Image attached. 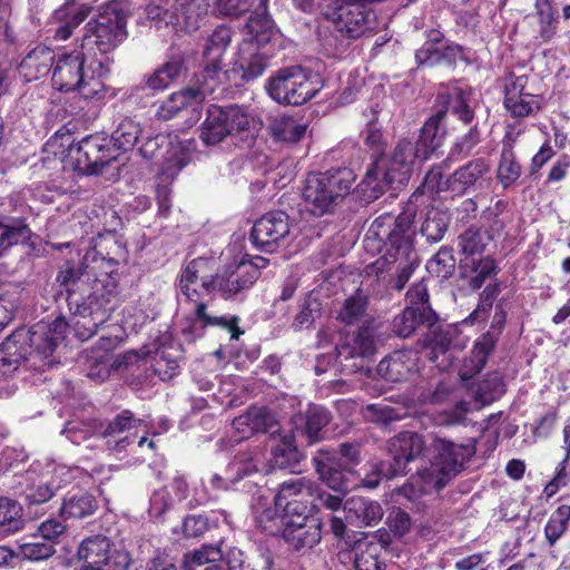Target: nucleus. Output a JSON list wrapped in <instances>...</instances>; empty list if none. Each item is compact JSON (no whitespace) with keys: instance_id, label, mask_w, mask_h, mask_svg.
I'll use <instances>...</instances> for the list:
<instances>
[{"instance_id":"c85d7f7f","label":"nucleus","mask_w":570,"mask_h":570,"mask_svg":"<svg viewBox=\"0 0 570 570\" xmlns=\"http://www.w3.org/2000/svg\"><path fill=\"white\" fill-rule=\"evenodd\" d=\"M415 355L410 351H395L377 365V374L387 382L405 380L415 366Z\"/></svg>"},{"instance_id":"412c9836","label":"nucleus","mask_w":570,"mask_h":570,"mask_svg":"<svg viewBox=\"0 0 570 570\" xmlns=\"http://www.w3.org/2000/svg\"><path fill=\"white\" fill-rule=\"evenodd\" d=\"M428 328L429 331L422 340V345L429 350L430 361L441 371H445L455 358L458 332L451 326L441 327L433 325Z\"/></svg>"},{"instance_id":"0eeeda50","label":"nucleus","mask_w":570,"mask_h":570,"mask_svg":"<svg viewBox=\"0 0 570 570\" xmlns=\"http://www.w3.org/2000/svg\"><path fill=\"white\" fill-rule=\"evenodd\" d=\"M355 178L346 167L309 174L302 194L306 210L316 217L333 213L352 190Z\"/></svg>"},{"instance_id":"338daca9","label":"nucleus","mask_w":570,"mask_h":570,"mask_svg":"<svg viewBox=\"0 0 570 570\" xmlns=\"http://www.w3.org/2000/svg\"><path fill=\"white\" fill-rule=\"evenodd\" d=\"M504 106L513 117H528L540 108L539 102L532 94L504 98Z\"/></svg>"},{"instance_id":"e2e57ef3","label":"nucleus","mask_w":570,"mask_h":570,"mask_svg":"<svg viewBox=\"0 0 570 570\" xmlns=\"http://www.w3.org/2000/svg\"><path fill=\"white\" fill-rule=\"evenodd\" d=\"M505 392L504 382L498 372L489 373L485 379L479 384L476 396L484 403H490Z\"/></svg>"},{"instance_id":"864d4df0","label":"nucleus","mask_w":570,"mask_h":570,"mask_svg":"<svg viewBox=\"0 0 570 570\" xmlns=\"http://www.w3.org/2000/svg\"><path fill=\"white\" fill-rule=\"evenodd\" d=\"M322 315V303L312 293L306 295L298 305V312L295 315L292 326L294 330L311 327L316 318Z\"/></svg>"},{"instance_id":"c03bdc74","label":"nucleus","mask_w":570,"mask_h":570,"mask_svg":"<svg viewBox=\"0 0 570 570\" xmlns=\"http://www.w3.org/2000/svg\"><path fill=\"white\" fill-rule=\"evenodd\" d=\"M444 36L436 29L426 31L425 42L415 51L419 66H435L441 62Z\"/></svg>"},{"instance_id":"f03ea898","label":"nucleus","mask_w":570,"mask_h":570,"mask_svg":"<svg viewBox=\"0 0 570 570\" xmlns=\"http://www.w3.org/2000/svg\"><path fill=\"white\" fill-rule=\"evenodd\" d=\"M416 199L417 196L413 194L396 217L384 214L372 224L374 234L385 239L387 245L385 255L374 263V267L383 271L389 265H395L397 275L394 287L397 291L405 286L419 264L413 247L414 230L412 228L417 212Z\"/></svg>"},{"instance_id":"37998d69","label":"nucleus","mask_w":570,"mask_h":570,"mask_svg":"<svg viewBox=\"0 0 570 570\" xmlns=\"http://www.w3.org/2000/svg\"><path fill=\"white\" fill-rule=\"evenodd\" d=\"M109 548V539L104 535H94L85 539L78 549V557L90 567L101 568Z\"/></svg>"},{"instance_id":"58836bf2","label":"nucleus","mask_w":570,"mask_h":570,"mask_svg":"<svg viewBox=\"0 0 570 570\" xmlns=\"http://www.w3.org/2000/svg\"><path fill=\"white\" fill-rule=\"evenodd\" d=\"M450 222L451 215L448 209L430 206L424 213L420 233L426 242L438 243L444 237Z\"/></svg>"},{"instance_id":"f3484780","label":"nucleus","mask_w":570,"mask_h":570,"mask_svg":"<svg viewBox=\"0 0 570 570\" xmlns=\"http://www.w3.org/2000/svg\"><path fill=\"white\" fill-rule=\"evenodd\" d=\"M295 518H291L283 532L284 541L297 552H307L320 544L322 540V521L312 513L305 514V507L296 505Z\"/></svg>"},{"instance_id":"e433bc0d","label":"nucleus","mask_w":570,"mask_h":570,"mask_svg":"<svg viewBox=\"0 0 570 570\" xmlns=\"http://www.w3.org/2000/svg\"><path fill=\"white\" fill-rule=\"evenodd\" d=\"M90 12L87 6L76 7L73 2H66L59 9L55 10L52 19L61 24L56 30L58 40H67L71 37L73 30L85 21Z\"/></svg>"},{"instance_id":"4be33fe9","label":"nucleus","mask_w":570,"mask_h":570,"mask_svg":"<svg viewBox=\"0 0 570 570\" xmlns=\"http://www.w3.org/2000/svg\"><path fill=\"white\" fill-rule=\"evenodd\" d=\"M171 145L173 141L168 135L144 131L139 151L146 159H155L158 157L164 159L163 175L173 177L185 167L186 161L183 157H178L176 151L169 150Z\"/></svg>"},{"instance_id":"7c9ffc66","label":"nucleus","mask_w":570,"mask_h":570,"mask_svg":"<svg viewBox=\"0 0 570 570\" xmlns=\"http://www.w3.org/2000/svg\"><path fill=\"white\" fill-rule=\"evenodd\" d=\"M330 412L318 405L309 406L305 412L294 416V425L298 433L305 435L308 443L322 439V430L330 423Z\"/></svg>"},{"instance_id":"cd10ccee","label":"nucleus","mask_w":570,"mask_h":570,"mask_svg":"<svg viewBox=\"0 0 570 570\" xmlns=\"http://www.w3.org/2000/svg\"><path fill=\"white\" fill-rule=\"evenodd\" d=\"M490 171V165L484 158L470 160L450 175V191L464 195L471 187Z\"/></svg>"},{"instance_id":"de8ad7c7","label":"nucleus","mask_w":570,"mask_h":570,"mask_svg":"<svg viewBox=\"0 0 570 570\" xmlns=\"http://www.w3.org/2000/svg\"><path fill=\"white\" fill-rule=\"evenodd\" d=\"M96 499L87 493L76 494L66 499L60 508L61 515L72 519H85L97 510Z\"/></svg>"},{"instance_id":"49530a36","label":"nucleus","mask_w":570,"mask_h":570,"mask_svg":"<svg viewBox=\"0 0 570 570\" xmlns=\"http://www.w3.org/2000/svg\"><path fill=\"white\" fill-rule=\"evenodd\" d=\"M291 518L286 517V512L275 503L273 507L264 509L256 518L257 527L269 535H282L285 532L287 522Z\"/></svg>"},{"instance_id":"69168bd1","label":"nucleus","mask_w":570,"mask_h":570,"mask_svg":"<svg viewBox=\"0 0 570 570\" xmlns=\"http://www.w3.org/2000/svg\"><path fill=\"white\" fill-rule=\"evenodd\" d=\"M249 416L254 433H269L274 435L278 432V422L275 416L265 407H249Z\"/></svg>"},{"instance_id":"0e129e2a","label":"nucleus","mask_w":570,"mask_h":570,"mask_svg":"<svg viewBox=\"0 0 570 570\" xmlns=\"http://www.w3.org/2000/svg\"><path fill=\"white\" fill-rule=\"evenodd\" d=\"M19 306V293L16 287L0 291V332L13 320Z\"/></svg>"},{"instance_id":"8fccbe9b","label":"nucleus","mask_w":570,"mask_h":570,"mask_svg":"<svg viewBox=\"0 0 570 570\" xmlns=\"http://www.w3.org/2000/svg\"><path fill=\"white\" fill-rule=\"evenodd\" d=\"M307 126L293 117L279 116L271 125L273 136L288 142L299 141L306 132Z\"/></svg>"},{"instance_id":"4d7b16f0","label":"nucleus","mask_w":570,"mask_h":570,"mask_svg":"<svg viewBox=\"0 0 570 570\" xmlns=\"http://www.w3.org/2000/svg\"><path fill=\"white\" fill-rule=\"evenodd\" d=\"M570 520V505H560L549 518L544 527V535L550 547L563 535Z\"/></svg>"},{"instance_id":"f704fd0d","label":"nucleus","mask_w":570,"mask_h":570,"mask_svg":"<svg viewBox=\"0 0 570 570\" xmlns=\"http://www.w3.org/2000/svg\"><path fill=\"white\" fill-rule=\"evenodd\" d=\"M368 296L362 289H356L346 297L341 307L336 311V321L343 325L352 326L364 323L366 320H373L367 314Z\"/></svg>"},{"instance_id":"72a5a7b5","label":"nucleus","mask_w":570,"mask_h":570,"mask_svg":"<svg viewBox=\"0 0 570 570\" xmlns=\"http://www.w3.org/2000/svg\"><path fill=\"white\" fill-rule=\"evenodd\" d=\"M0 258L19 243L30 239L32 232L22 217H12L0 213Z\"/></svg>"},{"instance_id":"6e6d98bb","label":"nucleus","mask_w":570,"mask_h":570,"mask_svg":"<svg viewBox=\"0 0 570 570\" xmlns=\"http://www.w3.org/2000/svg\"><path fill=\"white\" fill-rule=\"evenodd\" d=\"M222 557L223 552L219 547L204 544L199 549L186 553L181 567L184 570H197L205 564L217 562Z\"/></svg>"},{"instance_id":"5fc2aeb1","label":"nucleus","mask_w":570,"mask_h":570,"mask_svg":"<svg viewBox=\"0 0 570 570\" xmlns=\"http://www.w3.org/2000/svg\"><path fill=\"white\" fill-rule=\"evenodd\" d=\"M20 504L9 498L0 495V528L7 532H17L23 528Z\"/></svg>"},{"instance_id":"aec40b11","label":"nucleus","mask_w":570,"mask_h":570,"mask_svg":"<svg viewBox=\"0 0 570 570\" xmlns=\"http://www.w3.org/2000/svg\"><path fill=\"white\" fill-rule=\"evenodd\" d=\"M315 492L316 485L311 480L306 478L291 479L279 484L274 502L286 512L288 518H295L293 509L301 513L302 510H298L296 505L305 507V514H309Z\"/></svg>"},{"instance_id":"dca6fc26","label":"nucleus","mask_w":570,"mask_h":570,"mask_svg":"<svg viewBox=\"0 0 570 570\" xmlns=\"http://www.w3.org/2000/svg\"><path fill=\"white\" fill-rule=\"evenodd\" d=\"M289 232V216L283 210H273L254 223L249 239L257 249L273 253L286 239Z\"/></svg>"},{"instance_id":"2eb2a0df","label":"nucleus","mask_w":570,"mask_h":570,"mask_svg":"<svg viewBox=\"0 0 570 570\" xmlns=\"http://www.w3.org/2000/svg\"><path fill=\"white\" fill-rule=\"evenodd\" d=\"M255 282L256 269L246 263V257H243L239 262L228 265L223 272L210 276V279L203 277V288L208 293L218 292L228 298L252 287Z\"/></svg>"},{"instance_id":"393cba45","label":"nucleus","mask_w":570,"mask_h":570,"mask_svg":"<svg viewBox=\"0 0 570 570\" xmlns=\"http://www.w3.org/2000/svg\"><path fill=\"white\" fill-rule=\"evenodd\" d=\"M22 495L29 507L48 502L60 488V484L48 473L36 475L27 472L23 476Z\"/></svg>"},{"instance_id":"603ef678","label":"nucleus","mask_w":570,"mask_h":570,"mask_svg":"<svg viewBox=\"0 0 570 570\" xmlns=\"http://www.w3.org/2000/svg\"><path fill=\"white\" fill-rule=\"evenodd\" d=\"M233 31L227 26L217 27L206 39L203 55L204 59H222L232 42Z\"/></svg>"},{"instance_id":"39448f33","label":"nucleus","mask_w":570,"mask_h":570,"mask_svg":"<svg viewBox=\"0 0 570 570\" xmlns=\"http://www.w3.org/2000/svg\"><path fill=\"white\" fill-rule=\"evenodd\" d=\"M268 0L259 3L245 24L248 38L239 45L233 71H240L244 81L261 77L275 55L281 41L278 31L267 12Z\"/></svg>"},{"instance_id":"f8f14e48","label":"nucleus","mask_w":570,"mask_h":570,"mask_svg":"<svg viewBox=\"0 0 570 570\" xmlns=\"http://www.w3.org/2000/svg\"><path fill=\"white\" fill-rule=\"evenodd\" d=\"M110 141L99 135H90L77 145L70 146V154L75 157L79 169L89 175L104 174L107 167L118 161L116 149Z\"/></svg>"},{"instance_id":"a211bd4d","label":"nucleus","mask_w":570,"mask_h":570,"mask_svg":"<svg viewBox=\"0 0 570 570\" xmlns=\"http://www.w3.org/2000/svg\"><path fill=\"white\" fill-rule=\"evenodd\" d=\"M67 326L65 318L59 316L51 324L38 323L29 330L31 346L35 347L32 365L36 368H46L52 364L51 356L63 340Z\"/></svg>"},{"instance_id":"3c124183","label":"nucleus","mask_w":570,"mask_h":570,"mask_svg":"<svg viewBox=\"0 0 570 570\" xmlns=\"http://www.w3.org/2000/svg\"><path fill=\"white\" fill-rule=\"evenodd\" d=\"M144 135V130L139 124L132 119H124L111 135L114 147L117 150L127 151L138 142L139 136Z\"/></svg>"},{"instance_id":"1a4fd4ad","label":"nucleus","mask_w":570,"mask_h":570,"mask_svg":"<svg viewBox=\"0 0 570 570\" xmlns=\"http://www.w3.org/2000/svg\"><path fill=\"white\" fill-rule=\"evenodd\" d=\"M321 87L312 80L309 71L301 66H291L277 70L268 79L267 90L278 104L301 106L311 100Z\"/></svg>"},{"instance_id":"2f4dec72","label":"nucleus","mask_w":570,"mask_h":570,"mask_svg":"<svg viewBox=\"0 0 570 570\" xmlns=\"http://www.w3.org/2000/svg\"><path fill=\"white\" fill-rule=\"evenodd\" d=\"M266 466L265 452L261 446H253L239 452L227 465V479L236 482L245 476L262 471Z\"/></svg>"},{"instance_id":"c9c22d12","label":"nucleus","mask_w":570,"mask_h":570,"mask_svg":"<svg viewBox=\"0 0 570 570\" xmlns=\"http://www.w3.org/2000/svg\"><path fill=\"white\" fill-rule=\"evenodd\" d=\"M301 460L302 453L295 444V439L292 432H288L282 435L278 440H275L271 448V466L294 471Z\"/></svg>"},{"instance_id":"a878e982","label":"nucleus","mask_w":570,"mask_h":570,"mask_svg":"<svg viewBox=\"0 0 570 570\" xmlns=\"http://www.w3.org/2000/svg\"><path fill=\"white\" fill-rule=\"evenodd\" d=\"M225 78L226 72L223 70L222 59H217V61L205 59L204 68L195 75V83L188 87V92H190L195 101H200L206 96L213 94Z\"/></svg>"},{"instance_id":"6ab92c4d","label":"nucleus","mask_w":570,"mask_h":570,"mask_svg":"<svg viewBox=\"0 0 570 570\" xmlns=\"http://www.w3.org/2000/svg\"><path fill=\"white\" fill-rule=\"evenodd\" d=\"M31 334L29 331L20 330L13 332L0 345V374L3 376L11 375L19 368L22 362L28 364L30 368L43 371L45 368H36L32 365V354L35 347L31 346Z\"/></svg>"},{"instance_id":"ddd939ff","label":"nucleus","mask_w":570,"mask_h":570,"mask_svg":"<svg viewBox=\"0 0 570 570\" xmlns=\"http://www.w3.org/2000/svg\"><path fill=\"white\" fill-rule=\"evenodd\" d=\"M428 453L432 473L438 472L443 478H450L463 469L464 464L473 456L474 449L471 445L455 444L449 440L433 436Z\"/></svg>"},{"instance_id":"9b49d317","label":"nucleus","mask_w":570,"mask_h":570,"mask_svg":"<svg viewBox=\"0 0 570 570\" xmlns=\"http://www.w3.org/2000/svg\"><path fill=\"white\" fill-rule=\"evenodd\" d=\"M387 450L392 460L381 461L377 469L391 479L406 473L409 462L428 453L429 446L423 435L404 431L389 441Z\"/></svg>"},{"instance_id":"c756f323","label":"nucleus","mask_w":570,"mask_h":570,"mask_svg":"<svg viewBox=\"0 0 570 570\" xmlns=\"http://www.w3.org/2000/svg\"><path fill=\"white\" fill-rule=\"evenodd\" d=\"M55 52L45 46L32 49L20 62L19 71L26 81L38 80L53 68Z\"/></svg>"},{"instance_id":"423d86ee","label":"nucleus","mask_w":570,"mask_h":570,"mask_svg":"<svg viewBox=\"0 0 570 570\" xmlns=\"http://www.w3.org/2000/svg\"><path fill=\"white\" fill-rule=\"evenodd\" d=\"M126 23L121 3L116 0L106 3L98 17L87 22L80 48L92 59H104L105 66L109 67L107 53L126 39Z\"/></svg>"},{"instance_id":"4468645a","label":"nucleus","mask_w":570,"mask_h":570,"mask_svg":"<svg viewBox=\"0 0 570 570\" xmlns=\"http://www.w3.org/2000/svg\"><path fill=\"white\" fill-rule=\"evenodd\" d=\"M379 332L374 320H366L352 335H346L337 345L336 352L341 361L360 360L353 363L350 371L363 367L362 361L371 357L377 350Z\"/></svg>"},{"instance_id":"a18cd8bd","label":"nucleus","mask_w":570,"mask_h":570,"mask_svg":"<svg viewBox=\"0 0 570 570\" xmlns=\"http://www.w3.org/2000/svg\"><path fill=\"white\" fill-rule=\"evenodd\" d=\"M521 171V165L517 161L512 145H504L497 169L498 180L503 188H509L520 178Z\"/></svg>"},{"instance_id":"79ce46f5","label":"nucleus","mask_w":570,"mask_h":570,"mask_svg":"<svg viewBox=\"0 0 570 570\" xmlns=\"http://www.w3.org/2000/svg\"><path fill=\"white\" fill-rule=\"evenodd\" d=\"M499 272L498 262L492 256H484L471 262L464 278L470 289L478 291L488 279L494 278Z\"/></svg>"},{"instance_id":"09e8293b","label":"nucleus","mask_w":570,"mask_h":570,"mask_svg":"<svg viewBox=\"0 0 570 570\" xmlns=\"http://www.w3.org/2000/svg\"><path fill=\"white\" fill-rule=\"evenodd\" d=\"M18 549L21 558L30 561L47 560L56 553V548L51 542L40 539L35 533L28 539H21Z\"/></svg>"},{"instance_id":"a19ab883","label":"nucleus","mask_w":570,"mask_h":570,"mask_svg":"<svg viewBox=\"0 0 570 570\" xmlns=\"http://www.w3.org/2000/svg\"><path fill=\"white\" fill-rule=\"evenodd\" d=\"M94 261L99 256L109 266L117 265L126 256V249L114 232L99 234L92 252Z\"/></svg>"},{"instance_id":"052dcab7","label":"nucleus","mask_w":570,"mask_h":570,"mask_svg":"<svg viewBox=\"0 0 570 570\" xmlns=\"http://www.w3.org/2000/svg\"><path fill=\"white\" fill-rule=\"evenodd\" d=\"M429 272L436 274L440 277H450L455 268V258L453 249L443 246L439 252L428 262Z\"/></svg>"},{"instance_id":"ea45409f","label":"nucleus","mask_w":570,"mask_h":570,"mask_svg":"<svg viewBox=\"0 0 570 570\" xmlns=\"http://www.w3.org/2000/svg\"><path fill=\"white\" fill-rule=\"evenodd\" d=\"M194 320L193 326L200 327L218 326L227 330L233 340H238L243 331L238 328V316H214L207 313V305L204 302H196L193 306Z\"/></svg>"},{"instance_id":"473e14b6","label":"nucleus","mask_w":570,"mask_h":570,"mask_svg":"<svg viewBox=\"0 0 570 570\" xmlns=\"http://www.w3.org/2000/svg\"><path fill=\"white\" fill-rule=\"evenodd\" d=\"M438 322V315L433 309L419 312L414 307H405L402 313L393 320V332L403 338L411 336L420 325L431 327Z\"/></svg>"},{"instance_id":"5701e85b","label":"nucleus","mask_w":570,"mask_h":570,"mask_svg":"<svg viewBox=\"0 0 570 570\" xmlns=\"http://www.w3.org/2000/svg\"><path fill=\"white\" fill-rule=\"evenodd\" d=\"M129 410H122L112 420L101 423L100 435L107 439V445L111 450L124 451L134 438L130 432L141 424Z\"/></svg>"},{"instance_id":"bf43d9fd","label":"nucleus","mask_w":570,"mask_h":570,"mask_svg":"<svg viewBox=\"0 0 570 570\" xmlns=\"http://www.w3.org/2000/svg\"><path fill=\"white\" fill-rule=\"evenodd\" d=\"M191 100L195 99L188 92V87L179 92H174L159 106L157 117L161 120H170L185 109Z\"/></svg>"},{"instance_id":"20e7f679","label":"nucleus","mask_w":570,"mask_h":570,"mask_svg":"<svg viewBox=\"0 0 570 570\" xmlns=\"http://www.w3.org/2000/svg\"><path fill=\"white\" fill-rule=\"evenodd\" d=\"M109 73L104 59H92L81 48L63 53L53 62L52 86L59 91L77 90L81 98L101 104L108 94L102 79Z\"/></svg>"},{"instance_id":"6e6552de","label":"nucleus","mask_w":570,"mask_h":570,"mask_svg":"<svg viewBox=\"0 0 570 570\" xmlns=\"http://www.w3.org/2000/svg\"><path fill=\"white\" fill-rule=\"evenodd\" d=\"M362 0H344L331 12L326 13L327 19L334 26V32L325 39V46L333 48V53H343L350 39L362 36L371 29L372 12L360 3Z\"/></svg>"},{"instance_id":"680f3d73","label":"nucleus","mask_w":570,"mask_h":570,"mask_svg":"<svg viewBox=\"0 0 570 570\" xmlns=\"http://www.w3.org/2000/svg\"><path fill=\"white\" fill-rule=\"evenodd\" d=\"M501 292L498 281L489 283L481 292L475 309L470 314L473 321H485L490 314L494 301Z\"/></svg>"},{"instance_id":"13d9d810","label":"nucleus","mask_w":570,"mask_h":570,"mask_svg":"<svg viewBox=\"0 0 570 570\" xmlns=\"http://www.w3.org/2000/svg\"><path fill=\"white\" fill-rule=\"evenodd\" d=\"M490 236L479 228L470 227L464 230L458 238V245L461 253L473 256L484 252Z\"/></svg>"},{"instance_id":"774afa93","label":"nucleus","mask_w":570,"mask_h":570,"mask_svg":"<svg viewBox=\"0 0 570 570\" xmlns=\"http://www.w3.org/2000/svg\"><path fill=\"white\" fill-rule=\"evenodd\" d=\"M106 561L101 563L102 570H128L131 564V557L122 544L111 543L109 541Z\"/></svg>"},{"instance_id":"9d476101","label":"nucleus","mask_w":570,"mask_h":570,"mask_svg":"<svg viewBox=\"0 0 570 570\" xmlns=\"http://www.w3.org/2000/svg\"><path fill=\"white\" fill-rule=\"evenodd\" d=\"M250 118L243 107L212 105L200 127V139L206 146H215L249 128Z\"/></svg>"},{"instance_id":"7ed1b4c3","label":"nucleus","mask_w":570,"mask_h":570,"mask_svg":"<svg viewBox=\"0 0 570 570\" xmlns=\"http://www.w3.org/2000/svg\"><path fill=\"white\" fill-rule=\"evenodd\" d=\"M89 266L85 262L76 263L73 261H66L58 269L56 275V283L66 288L67 301L69 308L72 309L75 305V314L83 317L82 326L89 330L88 336L96 333L98 326L105 324L115 309V284L108 283L105 285L102 282L95 279L94 291L87 296L86 301L79 303L73 298L76 294V286L86 277L89 281L90 273Z\"/></svg>"},{"instance_id":"bb28decb","label":"nucleus","mask_w":570,"mask_h":570,"mask_svg":"<svg viewBox=\"0 0 570 570\" xmlns=\"http://www.w3.org/2000/svg\"><path fill=\"white\" fill-rule=\"evenodd\" d=\"M498 341L499 337L495 336V333L490 334L485 332L474 342L471 356L465 360L459 373L462 381L471 380L483 370Z\"/></svg>"},{"instance_id":"4c0bfd02","label":"nucleus","mask_w":570,"mask_h":570,"mask_svg":"<svg viewBox=\"0 0 570 570\" xmlns=\"http://www.w3.org/2000/svg\"><path fill=\"white\" fill-rule=\"evenodd\" d=\"M346 517L363 525H374L383 517V509L377 501L363 497H352L344 503Z\"/></svg>"},{"instance_id":"f257e3e1","label":"nucleus","mask_w":570,"mask_h":570,"mask_svg":"<svg viewBox=\"0 0 570 570\" xmlns=\"http://www.w3.org/2000/svg\"><path fill=\"white\" fill-rule=\"evenodd\" d=\"M444 110L436 111L423 125L415 141L401 139L390 157L381 156L367 167L362 185L368 197L376 199L394 184L403 185L416 164L428 160L441 146L440 125Z\"/></svg>"},{"instance_id":"b1692460","label":"nucleus","mask_w":570,"mask_h":570,"mask_svg":"<svg viewBox=\"0 0 570 570\" xmlns=\"http://www.w3.org/2000/svg\"><path fill=\"white\" fill-rule=\"evenodd\" d=\"M313 462L321 480L336 492L345 493L350 490L348 480L344 472L338 469L335 454L325 449L318 450Z\"/></svg>"}]
</instances>
